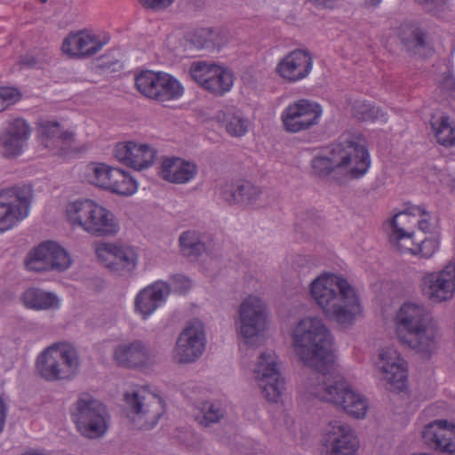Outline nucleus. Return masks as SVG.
Masks as SVG:
<instances>
[{
	"instance_id": "603ef678",
	"label": "nucleus",
	"mask_w": 455,
	"mask_h": 455,
	"mask_svg": "<svg viewBox=\"0 0 455 455\" xmlns=\"http://www.w3.org/2000/svg\"><path fill=\"white\" fill-rule=\"evenodd\" d=\"M452 193L454 194L455 196V185L452 187Z\"/></svg>"
},
{
	"instance_id": "aec40b11",
	"label": "nucleus",
	"mask_w": 455,
	"mask_h": 455,
	"mask_svg": "<svg viewBox=\"0 0 455 455\" xmlns=\"http://www.w3.org/2000/svg\"><path fill=\"white\" fill-rule=\"evenodd\" d=\"M110 41L108 34L92 28L70 31L63 39L61 52L73 59H86L98 54Z\"/></svg>"
},
{
	"instance_id": "f8f14e48",
	"label": "nucleus",
	"mask_w": 455,
	"mask_h": 455,
	"mask_svg": "<svg viewBox=\"0 0 455 455\" xmlns=\"http://www.w3.org/2000/svg\"><path fill=\"white\" fill-rule=\"evenodd\" d=\"M71 418L77 431L86 438H100L108 430L109 415L107 407L88 394L82 395L74 403Z\"/></svg>"
},
{
	"instance_id": "09e8293b",
	"label": "nucleus",
	"mask_w": 455,
	"mask_h": 455,
	"mask_svg": "<svg viewBox=\"0 0 455 455\" xmlns=\"http://www.w3.org/2000/svg\"><path fill=\"white\" fill-rule=\"evenodd\" d=\"M315 6L320 8H333L336 4L337 0H308Z\"/></svg>"
},
{
	"instance_id": "49530a36",
	"label": "nucleus",
	"mask_w": 455,
	"mask_h": 455,
	"mask_svg": "<svg viewBox=\"0 0 455 455\" xmlns=\"http://www.w3.org/2000/svg\"><path fill=\"white\" fill-rule=\"evenodd\" d=\"M443 174L437 169H430L427 173L426 174V180L427 182L434 187L437 188L439 185L443 183Z\"/></svg>"
},
{
	"instance_id": "dca6fc26",
	"label": "nucleus",
	"mask_w": 455,
	"mask_h": 455,
	"mask_svg": "<svg viewBox=\"0 0 455 455\" xmlns=\"http://www.w3.org/2000/svg\"><path fill=\"white\" fill-rule=\"evenodd\" d=\"M135 84L142 95L160 102L177 100L185 92L177 78L163 71L144 70L136 76Z\"/></svg>"
},
{
	"instance_id": "39448f33",
	"label": "nucleus",
	"mask_w": 455,
	"mask_h": 455,
	"mask_svg": "<svg viewBox=\"0 0 455 455\" xmlns=\"http://www.w3.org/2000/svg\"><path fill=\"white\" fill-rule=\"evenodd\" d=\"M388 225L390 240L403 253L429 259L439 250L440 237L433 232L431 215L423 206L408 205Z\"/></svg>"
},
{
	"instance_id": "8fccbe9b",
	"label": "nucleus",
	"mask_w": 455,
	"mask_h": 455,
	"mask_svg": "<svg viewBox=\"0 0 455 455\" xmlns=\"http://www.w3.org/2000/svg\"><path fill=\"white\" fill-rule=\"evenodd\" d=\"M6 405L2 398H0V434L2 433L6 418Z\"/></svg>"
},
{
	"instance_id": "37998d69",
	"label": "nucleus",
	"mask_w": 455,
	"mask_h": 455,
	"mask_svg": "<svg viewBox=\"0 0 455 455\" xmlns=\"http://www.w3.org/2000/svg\"><path fill=\"white\" fill-rule=\"evenodd\" d=\"M402 39L407 43L411 44L413 46H420L424 43L423 34L421 31L412 25L403 27Z\"/></svg>"
},
{
	"instance_id": "6ab92c4d",
	"label": "nucleus",
	"mask_w": 455,
	"mask_h": 455,
	"mask_svg": "<svg viewBox=\"0 0 455 455\" xmlns=\"http://www.w3.org/2000/svg\"><path fill=\"white\" fill-rule=\"evenodd\" d=\"M420 291L429 301L444 303L455 297V260L437 270L426 271L420 278Z\"/></svg>"
},
{
	"instance_id": "6e6552de",
	"label": "nucleus",
	"mask_w": 455,
	"mask_h": 455,
	"mask_svg": "<svg viewBox=\"0 0 455 455\" xmlns=\"http://www.w3.org/2000/svg\"><path fill=\"white\" fill-rule=\"evenodd\" d=\"M82 362L76 347L68 341H58L44 347L35 359V371L49 381H70L79 373Z\"/></svg>"
},
{
	"instance_id": "58836bf2",
	"label": "nucleus",
	"mask_w": 455,
	"mask_h": 455,
	"mask_svg": "<svg viewBox=\"0 0 455 455\" xmlns=\"http://www.w3.org/2000/svg\"><path fill=\"white\" fill-rule=\"evenodd\" d=\"M353 114L355 117L363 121L380 123L387 121L386 113L382 109L365 100H356L355 102Z\"/></svg>"
},
{
	"instance_id": "3c124183",
	"label": "nucleus",
	"mask_w": 455,
	"mask_h": 455,
	"mask_svg": "<svg viewBox=\"0 0 455 455\" xmlns=\"http://www.w3.org/2000/svg\"><path fill=\"white\" fill-rule=\"evenodd\" d=\"M20 455H50L43 451L37 449H27L23 451Z\"/></svg>"
},
{
	"instance_id": "f03ea898",
	"label": "nucleus",
	"mask_w": 455,
	"mask_h": 455,
	"mask_svg": "<svg viewBox=\"0 0 455 455\" xmlns=\"http://www.w3.org/2000/svg\"><path fill=\"white\" fill-rule=\"evenodd\" d=\"M289 334L291 348L302 364L315 368L317 374L338 370L333 335L320 315L309 314L296 319Z\"/></svg>"
},
{
	"instance_id": "7c9ffc66",
	"label": "nucleus",
	"mask_w": 455,
	"mask_h": 455,
	"mask_svg": "<svg viewBox=\"0 0 455 455\" xmlns=\"http://www.w3.org/2000/svg\"><path fill=\"white\" fill-rule=\"evenodd\" d=\"M159 177L172 184L186 185L198 175V166L191 160L180 156L164 157L158 167Z\"/></svg>"
},
{
	"instance_id": "79ce46f5",
	"label": "nucleus",
	"mask_w": 455,
	"mask_h": 455,
	"mask_svg": "<svg viewBox=\"0 0 455 455\" xmlns=\"http://www.w3.org/2000/svg\"><path fill=\"white\" fill-rule=\"evenodd\" d=\"M216 32L212 28H203L197 29L192 36L191 41L197 48L204 47L208 43L215 38Z\"/></svg>"
},
{
	"instance_id": "9b49d317",
	"label": "nucleus",
	"mask_w": 455,
	"mask_h": 455,
	"mask_svg": "<svg viewBox=\"0 0 455 455\" xmlns=\"http://www.w3.org/2000/svg\"><path fill=\"white\" fill-rule=\"evenodd\" d=\"M251 380L268 402L277 403L282 400L285 380L281 374L280 360L275 350H261L251 365Z\"/></svg>"
},
{
	"instance_id": "cd10ccee",
	"label": "nucleus",
	"mask_w": 455,
	"mask_h": 455,
	"mask_svg": "<svg viewBox=\"0 0 455 455\" xmlns=\"http://www.w3.org/2000/svg\"><path fill=\"white\" fill-rule=\"evenodd\" d=\"M420 435L429 448L455 455V423L446 419L433 420L424 426Z\"/></svg>"
},
{
	"instance_id": "412c9836",
	"label": "nucleus",
	"mask_w": 455,
	"mask_h": 455,
	"mask_svg": "<svg viewBox=\"0 0 455 455\" xmlns=\"http://www.w3.org/2000/svg\"><path fill=\"white\" fill-rule=\"evenodd\" d=\"M112 156L116 162L129 169L143 172L155 164L157 150L149 142L132 139L116 143L112 149Z\"/></svg>"
},
{
	"instance_id": "ddd939ff",
	"label": "nucleus",
	"mask_w": 455,
	"mask_h": 455,
	"mask_svg": "<svg viewBox=\"0 0 455 455\" xmlns=\"http://www.w3.org/2000/svg\"><path fill=\"white\" fill-rule=\"evenodd\" d=\"M33 190L30 186H16L0 191V235L28 217Z\"/></svg>"
},
{
	"instance_id": "4c0bfd02",
	"label": "nucleus",
	"mask_w": 455,
	"mask_h": 455,
	"mask_svg": "<svg viewBox=\"0 0 455 455\" xmlns=\"http://www.w3.org/2000/svg\"><path fill=\"white\" fill-rule=\"evenodd\" d=\"M178 243L181 253L188 257H198L205 250L203 235L196 229L181 232Z\"/></svg>"
},
{
	"instance_id": "393cba45",
	"label": "nucleus",
	"mask_w": 455,
	"mask_h": 455,
	"mask_svg": "<svg viewBox=\"0 0 455 455\" xmlns=\"http://www.w3.org/2000/svg\"><path fill=\"white\" fill-rule=\"evenodd\" d=\"M198 119L203 124L221 125L229 136L235 138L244 136L251 124L243 110L236 105H224L214 111H202Z\"/></svg>"
},
{
	"instance_id": "f257e3e1",
	"label": "nucleus",
	"mask_w": 455,
	"mask_h": 455,
	"mask_svg": "<svg viewBox=\"0 0 455 455\" xmlns=\"http://www.w3.org/2000/svg\"><path fill=\"white\" fill-rule=\"evenodd\" d=\"M307 292L323 315L339 326L350 327L363 316L358 289L340 273H319L309 282Z\"/></svg>"
},
{
	"instance_id": "a878e982",
	"label": "nucleus",
	"mask_w": 455,
	"mask_h": 455,
	"mask_svg": "<svg viewBox=\"0 0 455 455\" xmlns=\"http://www.w3.org/2000/svg\"><path fill=\"white\" fill-rule=\"evenodd\" d=\"M171 288L167 282L157 280L134 295L132 312L140 320H148L160 307L165 305Z\"/></svg>"
},
{
	"instance_id": "b1692460",
	"label": "nucleus",
	"mask_w": 455,
	"mask_h": 455,
	"mask_svg": "<svg viewBox=\"0 0 455 455\" xmlns=\"http://www.w3.org/2000/svg\"><path fill=\"white\" fill-rule=\"evenodd\" d=\"M325 455H356L359 442L353 427L341 419H332L323 430Z\"/></svg>"
},
{
	"instance_id": "2f4dec72",
	"label": "nucleus",
	"mask_w": 455,
	"mask_h": 455,
	"mask_svg": "<svg viewBox=\"0 0 455 455\" xmlns=\"http://www.w3.org/2000/svg\"><path fill=\"white\" fill-rule=\"evenodd\" d=\"M30 134V127L24 119L11 121L0 137V153L8 157L20 156L27 148Z\"/></svg>"
},
{
	"instance_id": "de8ad7c7",
	"label": "nucleus",
	"mask_w": 455,
	"mask_h": 455,
	"mask_svg": "<svg viewBox=\"0 0 455 455\" xmlns=\"http://www.w3.org/2000/svg\"><path fill=\"white\" fill-rule=\"evenodd\" d=\"M440 85L446 91L455 90V74L453 70L449 69L443 75V77L440 80Z\"/></svg>"
},
{
	"instance_id": "bb28decb",
	"label": "nucleus",
	"mask_w": 455,
	"mask_h": 455,
	"mask_svg": "<svg viewBox=\"0 0 455 455\" xmlns=\"http://www.w3.org/2000/svg\"><path fill=\"white\" fill-rule=\"evenodd\" d=\"M313 58L304 50H294L276 63L275 73L284 82L297 83L307 77L313 69Z\"/></svg>"
},
{
	"instance_id": "1a4fd4ad",
	"label": "nucleus",
	"mask_w": 455,
	"mask_h": 455,
	"mask_svg": "<svg viewBox=\"0 0 455 455\" xmlns=\"http://www.w3.org/2000/svg\"><path fill=\"white\" fill-rule=\"evenodd\" d=\"M269 325L270 313L263 294L251 292L243 296L238 305L235 320L236 332L243 342L250 347L263 345Z\"/></svg>"
},
{
	"instance_id": "423d86ee",
	"label": "nucleus",
	"mask_w": 455,
	"mask_h": 455,
	"mask_svg": "<svg viewBox=\"0 0 455 455\" xmlns=\"http://www.w3.org/2000/svg\"><path fill=\"white\" fill-rule=\"evenodd\" d=\"M338 372L339 370L315 374L306 381V392L321 402L333 404L353 419H364L369 411L367 397L346 379L334 376Z\"/></svg>"
},
{
	"instance_id": "c756f323",
	"label": "nucleus",
	"mask_w": 455,
	"mask_h": 455,
	"mask_svg": "<svg viewBox=\"0 0 455 455\" xmlns=\"http://www.w3.org/2000/svg\"><path fill=\"white\" fill-rule=\"evenodd\" d=\"M38 135L45 148L57 152L69 148L76 139L74 127L49 119L38 123Z\"/></svg>"
},
{
	"instance_id": "4be33fe9",
	"label": "nucleus",
	"mask_w": 455,
	"mask_h": 455,
	"mask_svg": "<svg viewBox=\"0 0 455 455\" xmlns=\"http://www.w3.org/2000/svg\"><path fill=\"white\" fill-rule=\"evenodd\" d=\"M374 368L379 379L392 389L403 390L406 387L408 363L395 346L379 349Z\"/></svg>"
},
{
	"instance_id": "2eb2a0df",
	"label": "nucleus",
	"mask_w": 455,
	"mask_h": 455,
	"mask_svg": "<svg viewBox=\"0 0 455 455\" xmlns=\"http://www.w3.org/2000/svg\"><path fill=\"white\" fill-rule=\"evenodd\" d=\"M98 261L117 275H132L139 266L140 250L119 242H98L94 245Z\"/></svg>"
},
{
	"instance_id": "a18cd8bd",
	"label": "nucleus",
	"mask_w": 455,
	"mask_h": 455,
	"mask_svg": "<svg viewBox=\"0 0 455 455\" xmlns=\"http://www.w3.org/2000/svg\"><path fill=\"white\" fill-rule=\"evenodd\" d=\"M146 8L161 11L168 8L172 4L174 0H139Z\"/></svg>"
},
{
	"instance_id": "5701e85b",
	"label": "nucleus",
	"mask_w": 455,
	"mask_h": 455,
	"mask_svg": "<svg viewBox=\"0 0 455 455\" xmlns=\"http://www.w3.org/2000/svg\"><path fill=\"white\" fill-rule=\"evenodd\" d=\"M73 259L67 249L54 241H46L28 254L26 266L32 271L64 272L70 268Z\"/></svg>"
},
{
	"instance_id": "4468645a",
	"label": "nucleus",
	"mask_w": 455,
	"mask_h": 455,
	"mask_svg": "<svg viewBox=\"0 0 455 455\" xmlns=\"http://www.w3.org/2000/svg\"><path fill=\"white\" fill-rule=\"evenodd\" d=\"M207 337L205 327L200 321L188 323L179 333L171 351L174 363L193 364L198 362L205 353Z\"/></svg>"
},
{
	"instance_id": "f3484780",
	"label": "nucleus",
	"mask_w": 455,
	"mask_h": 455,
	"mask_svg": "<svg viewBox=\"0 0 455 455\" xmlns=\"http://www.w3.org/2000/svg\"><path fill=\"white\" fill-rule=\"evenodd\" d=\"M189 75L201 88L215 96L230 92L235 84V74L227 66L211 61H194Z\"/></svg>"
},
{
	"instance_id": "20e7f679",
	"label": "nucleus",
	"mask_w": 455,
	"mask_h": 455,
	"mask_svg": "<svg viewBox=\"0 0 455 455\" xmlns=\"http://www.w3.org/2000/svg\"><path fill=\"white\" fill-rule=\"evenodd\" d=\"M392 321L398 342L423 358L433 355L439 347L440 331L426 305L418 300L403 301Z\"/></svg>"
},
{
	"instance_id": "e433bc0d",
	"label": "nucleus",
	"mask_w": 455,
	"mask_h": 455,
	"mask_svg": "<svg viewBox=\"0 0 455 455\" xmlns=\"http://www.w3.org/2000/svg\"><path fill=\"white\" fill-rule=\"evenodd\" d=\"M432 130L437 142L446 148L455 147V120L441 115L433 118Z\"/></svg>"
},
{
	"instance_id": "c9c22d12",
	"label": "nucleus",
	"mask_w": 455,
	"mask_h": 455,
	"mask_svg": "<svg viewBox=\"0 0 455 455\" xmlns=\"http://www.w3.org/2000/svg\"><path fill=\"white\" fill-rule=\"evenodd\" d=\"M261 192L259 187L244 182L227 187L223 197L230 204L251 205L258 200Z\"/></svg>"
},
{
	"instance_id": "0eeeda50",
	"label": "nucleus",
	"mask_w": 455,
	"mask_h": 455,
	"mask_svg": "<svg viewBox=\"0 0 455 455\" xmlns=\"http://www.w3.org/2000/svg\"><path fill=\"white\" fill-rule=\"evenodd\" d=\"M68 225L96 237L116 236L121 230L116 214L105 204L88 197L68 201L64 207Z\"/></svg>"
},
{
	"instance_id": "ea45409f",
	"label": "nucleus",
	"mask_w": 455,
	"mask_h": 455,
	"mask_svg": "<svg viewBox=\"0 0 455 455\" xmlns=\"http://www.w3.org/2000/svg\"><path fill=\"white\" fill-rule=\"evenodd\" d=\"M200 415L198 419L201 424L209 426L220 421L224 416L222 407L215 403L204 402L198 406Z\"/></svg>"
},
{
	"instance_id": "473e14b6",
	"label": "nucleus",
	"mask_w": 455,
	"mask_h": 455,
	"mask_svg": "<svg viewBox=\"0 0 455 455\" xmlns=\"http://www.w3.org/2000/svg\"><path fill=\"white\" fill-rule=\"evenodd\" d=\"M22 305L35 311H57L62 306V299L53 291L39 288H28L20 295Z\"/></svg>"
},
{
	"instance_id": "a211bd4d",
	"label": "nucleus",
	"mask_w": 455,
	"mask_h": 455,
	"mask_svg": "<svg viewBox=\"0 0 455 455\" xmlns=\"http://www.w3.org/2000/svg\"><path fill=\"white\" fill-rule=\"evenodd\" d=\"M323 108L315 100L300 99L288 104L281 112L283 129L299 133L317 126L323 118Z\"/></svg>"
},
{
	"instance_id": "9d476101",
	"label": "nucleus",
	"mask_w": 455,
	"mask_h": 455,
	"mask_svg": "<svg viewBox=\"0 0 455 455\" xmlns=\"http://www.w3.org/2000/svg\"><path fill=\"white\" fill-rule=\"evenodd\" d=\"M124 400L126 418L137 428H153L165 411L164 399L148 386H138L125 391Z\"/></svg>"
},
{
	"instance_id": "f704fd0d",
	"label": "nucleus",
	"mask_w": 455,
	"mask_h": 455,
	"mask_svg": "<svg viewBox=\"0 0 455 455\" xmlns=\"http://www.w3.org/2000/svg\"><path fill=\"white\" fill-rule=\"evenodd\" d=\"M139 181L129 171L116 166L107 192L121 197H130L139 191Z\"/></svg>"
},
{
	"instance_id": "a19ab883",
	"label": "nucleus",
	"mask_w": 455,
	"mask_h": 455,
	"mask_svg": "<svg viewBox=\"0 0 455 455\" xmlns=\"http://www.w3.org/2000/svg\"><path fill=\"white\" fill-rule=\"evenodd\" d=\"M21 94L17 88L2 87L0 88V112L6 107L16 103L20 100Z\"/></svg>"
},
{
	"instance_id": "c03bdc74",
	"label": "nucleus",
	"mask_w": 455,
	"mask_h": 455,
	"mask_svg": "<svg viewBox=\"0 0 455 455\" xmlns=\"http://www.w3.org/2000/svg\"><path fill=\"white\" fill-rule=\"evenodd\" d=\"M168 284L170 285L171 290L172 289L176 292L183 293L191 288L192 282L186 275L177 274L171 276L170 283Z\"/></svg>"
},
{
	"instance_id": "c85d7f7f",
	"label": "nucleus",
	"mask_w": 455,
	"mask_h": 455,
	"mask_svg": "<svg viewBox=\"0 0 455 455\" xmlns=\"http://www.w3.org/2000/svg\"><path fill=\"white\" fill-rule=\"evenodd\" d=\"M112 359L121 367L135 369L148 364L152 352L141 339L124 340L114 346Z\"/></svg>"
},
{
	"instance_id": "864d4df0",
	"label": "nucleus",
	"mask_w": 455,
	"mask_h": 455,
	"mask_svg": "<svg viewBox=\"0 0 455 455\" xmlns=\"http://www.w3.org/2000/svg\"><path fill=\"white\" fill-rule=\"evenodd\" d=\"M39 1L42 2V3H45L46 2V0H39Z\"/></svg>"
},
{
	"instance_id": "7ed1b4c3",
	"label": "nucleus",
	"mask_w": 455,
	"mask_h": 455,
	"mask_svg": "<svg viewBox=\"0 0 455 455\" xmlns=\"http://www.w3.org/2000/svg\"><path fill=\"white\" fill-rule=\"evenodd\" d=\"M371 165L370 152L363 139L357 134H343L338 142L317 149L311 161L319 176L333 179H360Z\"/></svg>"
},
{
	"instance_id": "72a5a7b5",
	"label": "nucleus",
	"mask_w": 455,
	"mask_h": 455,
	"mask_svg": "<svg viewBox=\"0 0 455 455\" xmlns=\"http://www.w3.org/2000/svg\"><path fill=\"white\" fill-rule=\"evenodd\" d=\"M116 168L104 162H91L82 169L80 177L88 184L107 192Z\"/></svg>"
}]
</instances>
